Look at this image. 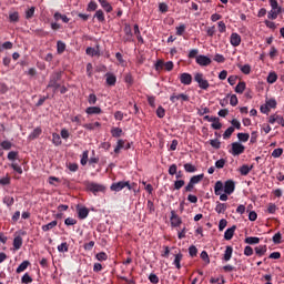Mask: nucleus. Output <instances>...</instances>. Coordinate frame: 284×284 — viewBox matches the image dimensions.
I'll return each mask as SVG.
<instances>
[{"instance_id": "1", "label": "nucleus", "mask_w": 284, "mask_h": 284, "mask_svg": "<svg viewBox=\"0 0 284 284\" xmlns=\"http://www.w3.org/2000/svg\"><path fill=\"white\" fill-rule=\"evenodd\" d=\"M236 190V183H234V180H227L224 184L221 181L215 182L214 185V194L215 196H220L222 192L224 191L225 194H234V191Z\"/></svg>"}, {"instance_id": "2", "label": "nucleus", "mask_w": 284, "mask_h": 284, "mask_svg": "<svg viewBox=\"0 0 284 284\" xmlns=\"http://www.w3.org/2000/svg\"><path fill=\"white\" fill-rule=\"evenodd\" d=\"M134 185L136 184H130V181H120L112 183L110 190L111 192H121V190H125V187H128V190H133L134 192H136V190H134Z\"/></svg>"}, {"instance_id": "3", "label": "nucleus", "mask_w": 284, "mask_h": 284, "mask_svg": "<svg viewBox=\"0 0 284 284\" xmlns=\"http://www.w3.org/2000/svg\"><path fill=\"white\" fill-rule=\"evenodd\" d=\"M84 185H85L88 192H92V194H94V196H97V194H99V192H102V194H104V192H105V185L99 184L97 182L87 181V182H84Z\"/></svg>"}, {"instance_id": "4", "label": "nucleus", "mask_w": 284, "mask_h": 284, "mask_svg": "<svg viewBox=\"0 0 284 284\" xmlns=\"http://www.w3.org/2000/svg\"><path fill=\"white\" fill-rule=\"evenodd\" d=\"M229 152L232 154V156H241V154L245 152V145H243L241 142H233Z\"/></svg>"}, {"instance_id": "5", "label": "nucleus", "mask_w": 284, "mask_h": 284, "mask_svg": "<svg viewBox=\"0 0 284 284\" xmlns=\"http://www.w3.org/2000/svg\"><path fill=\"white\" fill-rule=\"evenodd\" d=\"M194 82L197 83L201 90H207V88H210V82L205 80V75H203V73H195Z\"/></svg>"}, {"instance_id": "6", "label": "nucleus", "mask_w": 284, "mask_h": 284, "mask_svg": "<svg viewBox=\"0 0 284 284\" xmlns=\"http://www.w3.org/2000/svg\"><path fill=\"white\" fill-rule=\"evenodd\" d=\"M61 79H63V71H55V72L51 73V75L49 78V83L47 87H52L55 83H60Z\"/></svg>"}, {"instance_id": "7", "label": "nucleus", "mask_w": 284, "mask_h": 284, "mask_svg": "<svg viewBox=\"0 0 284 284\" xmlns=\"http://www.w3.org/2000/svg\"><path fill=\"white\" fill-rule=\"evenodd\" d=\"M195 63L202 68H207V65L212 64V59H210L207 55L200 54L195 58Z\"/></svg>"}, {"instance_id": "8", "label": "nucleus", "mask_w": 284, "mask_h": 284, "mask_svg": "<svg viewBox=\"0 0 284 284\" xmlns=\"http://www.w3.org/2000/svg\"><path fill=\"white\" fill-rule=\"evenodd\" d=\"M171 227H181V224L183 223V220H181V216L176 214V211H171Z\"/></svg>"}, {"instance_id": "9", "label": "nucleus", "mask_w": 284, "mask_h": 284, "mask_svg": "<svg viewBox=\"0 0 284 284\" xmlns=\"http://www.w3.org/2000/svg\"><path fill=\"white\" fill-rule=\"evenodd\" d=\"M268 123H271L272 125H274V123H277L278 125L284 128V119L282 118V115L278 114L270 115Z\"/></svg>"}, {"instance_id": "10", "label": "nucleus", "mask_w": 284, "mask_h": 284, "mask_svg": "<svg viewBox=\"0 0 284 284\" xmlns=\"http://www.w3.org/2000/svg\"><path fill=\"white\" fill-rule=\"evenodd\" d=\"M171 103H176V101H190V95L185 93H180V94H172L170 97Z\"/></svg>"}, {"instance_id": "11", "label": "nucleus", "mask_w": 284, "mask_h": 284, "mask_svg": "<svg viewBox=\"0 0 284 284\" xmlns=\"http://www.w3.org/2000/svg\"><path fill=\"white\" fill-rule=\"evenodd\" d=\"M180 83H182V85H192V74L181 73L180 74Z\"/></svg>"}, {"instance_id": "12", "label": "nucleus", "mask_w": 284, "mask_h": 284, "mask_svg": "<svg viewBox=\"0 0 284 284\" xmlns=\"http://www.w3.org/2000/svg\"><path fill=\"white\" fill-rule=\"evenodd\" d=\"M230 43L233 48H239V45H241V36L236 32L232 33L230 37Z\"/></svg>"}, {"instance_id": "13", "label": "nucleus", "mask_w": 284, "mask_h": 284, "mask_svg": "<svg viewBox=\"0 0 284 284\" xmlns=\"http://www.w3.org/2000/svg\"><path fill=\"white\" fill-rule=\"evenodd\" d=\"M78 219H80L81 221L88 219L89 214H90V210L88 207H78Z\"/></svg>"}, {"instance_id": "14", "label": "nucleus", "mask_w": 284, "mask_h": 284, "mask_svg": "<svg viewBox=\"0 0 284 284\" xmlns=\"http://www.w3.org/2000/svg\"><path fill=\"white\" fill-rule=\"evenodd\" d=\"M234 232H236V225H233L232 227L227 229L224 232L225 241H232V239H234Z\"/></svg>"}, {"instance_id": "15", "label": "nucleus", "mask_w": 284, "mask_h": 284, "mask_svg": "<svg viewBox=\"0 0 284 284\" xmlns=\"http://www.w3.org/2000/svg\"><path fill=\"white\" fill-rule=\"evenodd\" d=\"M281 12H283V9H271L267 13V18L274 21L278 19V14H281Z\"/></svg>"}, {"instance_id": "16", "label": "nucleus", "mask_w": 284, "mask_h": 284, "mask_svg": "<svg viewBox=\"0 0 284 284\" xmlns=\"http://www.w3.org/2000/svg\"><path fill=\"white\" fill-rule=\"evenodd\" d=\"M105 79L108 85H116V75H114L113 73H105Z\"/></svg>"}, {"instance_id": "17", "label": "nucleus", "mask_w": 284, "mask_h": 284, "mask_svg": "<svg viewBox=\"0 0 284 284\" xmlns=\"http://www.w3.org/2000/svg\"><path fill=\"white\" fill-rule=\"evenodd\" d=\"M87 114L92 115V114H102L103 110H101L100 106H89L85 109Z\"/></svg>"}, {"instance_id": "18", "label": "nucleus", "mask_w": 284, "mask_h": 284, "mask_svg": "<svg viewBox=\"0 0 284 284\" xmlns=\"http://www.w3.org/2000/svg\"><path fill=\"white\" fill-rule=\"evenodd\" d=\"M22 246H23V237H21V235H17L13 239V247L14 250H21Z\"/></svg>"}, {"instance_id": "19", "label": "nucleus", "mask_w": 284, "mask_h": 284, "mask_svg": "<svg viewBox=\"0 0 284 284\" xmlns=\"http://www.w3.org/2000/svg\"><path fill=\"white\" fill-rule=\"evenodd\" d=\"M203 179H205V174L202 173L199 175H193L189 182L193 185H199V183H201Z\"/></svg>"}, {"instance_id": "20", "label": "nucleus", "mask_w": 284, "mask_h": 284, "mask_svg": "<svg viewBox=\"0 0 284 284\" xmlns=\"http://www.w3.org/2000/svg\"><path fill=\"white\" fill-rule=\"evenodd\" d=\"M59 225V222L57 220H53L52 222L42 225V232H50V230H54Z\"/></svg>"}, {"instance_id": "21", "label": "nucleus", "mask_w": 284, "mask_h": 284, "mask_svg": "<svg viewBox=\"0 0 284 284\" xmlns=\"http://www.w3.org/2000/svg\"><path fill=\"white\" fill-rule=\"evenodd\" d=\"M101 8H103V10H105L108 13L112 12L113 8L112 4H110V2H108V0H98Z\"/></svg>"}, {"instance_id": "22", "label": "nucleus", "mask_w": 284, "mask_h": 284, "mask_svg": "<svg viewBox=\"0 0 284 284\" xmlns=\"http://www.w3.org/2000/svg\"><path fill=\"white\" fill-rule=\"evenodd\" d=\"M227 210V204L217 202L215 206V212L217 214H225V211Z\"/></svg>"}, {"instance_id": "23", "label": "nucleus", "mask_w": 284, "mask_h": 284, "mask_svg": "<svg viewBox=\"0 0 284 284\" xmlns=\"http://www.w3.org/2000/svg\"><path fill=\"white\" fill-rule=\"evenodd\" d=\"M30 265V261H23L16 270L17 274H21V272H26Z\"/></svg>"}, {"instance_id": "24", "label": "nucleus", "mask_w": 284, "mask_h": 284, "mask_svg": "<svg viewBox=\"0 0 284 284\" xmlns=\"http://www.w3.org/2000/svg\"><path fill=\"white\" fill-rule=\"evenodd\" d=\"M181 261H183V254L182 253L175 254L173 265H175L176 270H181Z\"/></svg>"}, {"instance_id": "25", "label": "nucleus", "mask_w": 284, "mask_h": 284, "mask_svg": "<svg viewBox=\"0 0 284 284\" xmlns=\"http://www.w3.org/2000/svg\"><path fill=\"white\" fill-rule=\"evenodd\" d=\"M267 83H276V81H278V74H276V72L272 71L268 73L267 78H266Z\"/></svg>"}, {"instance_id": "26", "label": "nucleus", "mask_w": 284, "mask_h": 284, "mask_svg": "<svg viewBox=\"0 0 284 284\" xmlns=\"http://www.w3.org/2000/svg\"><path fill=\"white\" fill-rule=\"evenodd\" d=\"M244 243H247V245H258L261 243L260 237L250 236L244 240Z\"/></svg>"}, {"instance_id": "27", "label": "nucleus", "mask_w": 284, "mask_h": 284, "mask_svg": "<svg viewBox=\"0 0 284 284\" xmlns=\"http://www.w3.org/2000/svg\"><path fill=\"white\" fill-rule=\"evenodd\" d=\"M111 135L113 136V139H119L120 136L123 135V129H121V128H112L111 129Z\"/></svg>"}, {"instance_id": "28", "label": "nucleus", "mask_w": 284, "mask_h": 284, "mask_svg": "<svg viewBox=\"0 0 284 284\" xmlns=\"http://www.w3.org/2000/svg\"><path fill=\"white\" fill-rule=\"evenodd\" d=\"M233 252H234V248L232 246H226L223 260L226 262L230 261L232 258Z\"/></svg>"}, {"instance_id": "29", "label": "nucleus", "mask_w": 284, "mask_h": 284, "mask_svg": "<svg viewBox=\"0 0 284 284\" xmlns=\"http://www.w3.org/2000/svg\"><path fill=\"white\" fill-rule=\"evenodd\" d=\"M267 252V245H260L255 247V253L257 256H265V253Z\"/></svg>"}, {"instance_id": "30", "label": "nucleus", "mask_w": 284, "mask_h": 284, "mask_svg": "<svg viewBox=\"0 0 284 284\" xmlns=\"http://www.w3.org/2000/svg\"><path fill=\"white\" fill-rule=\"evenodd\" d=\"M250 172H252V166H250L247 164H243L240 168V173L242 174V176H247V174H250Z\"/></svg>"}, {"instance_id": "31", "label": "nucleus", "mask_w": 284, "mask_h": 284, "mask_svg": "<svg viewBox=\"0 0 284 284\" xmlns=\"http://www.w3.org/2000/svg\"><path fill=\"white\" fill-rule=\"evenodd\" d=\"M246 84L243 81H240L237 85L235 87L236 94H243L245 92Z\"/></svg>"}, {"instance_id": "32", "label": "nucleus", "mask_w": 284, "mask_h": 284, "mask_svg": "<svg viewBox=\"0 0 284 284\" xmlns=\"http://www.w3.org/2000/svg\"><path fill=\"white\" fill-rule=\"evenodd\" d=\"M94 19H98L100 23H103L105 21V13H103V10L95 11Z\"/></svg>"}, {"instance_id": "33", "label": "nucleus", "mask_w": 284, "mask_h": 284, "mask_svg": "<svg viewBox=\"0 0 284 284\" xmlns=\"http://www.w3.org/2000/svg\"><path fill=\"white\" fill-rule=\"evenodd\" d=\"M237 139L240 143H247L250 141V133H237Z\"/></svg>"}, {"instance_id": "34", "label": "nucleus", "mask_w": 284, "mask_h": 284, "mask_svg": "<svg viewBox=\"0 0 284 284\" xmlns=\"http://www.w3.org/2000/svg\"><path fill=\"white\" fill-rule=\"evenodd\" d=\"M57 52L58 54H63L65 52V42L63 41L57 42Z\"/></svg>"}, {"instance_id": "35", "label": "nucleus", "mask_w": 284, "mask_h": 284, "mask_svg": "<svg viewBox=\"0 0 284 284\" xmlns=\"http://www.w3.org/2000/svg\"><path fill=\"white\" fill-rule=\"evenodd\" d=\"M3 203L7 207H12V205H14V197L7 195L3 197Z\"/></svg>"}, {"instance_id": "36", "label": "nucleus", "mask_w": 284, "mask_h": 284, "mask_svg": "<svg viewBox=\"0 0 284 284\" xmlns=\"http://www.w3.org/2000/svg\"><path fill=\"white\" fill-rule=\"evenodd\" d=\"M124 32H125L126 41H132V28L130 27V24L124 26Z\"/></svg>"}, {"instance_id": "37", "label": "nucleus", "mask_w": 284, "mask_h": 284, "mask_svg": "<svg viewBox=\"0 0 284 284\" xmlns=\"http://www.w3.org/2000/svg\"><path fill=\"white\" fill-rule=\"evenodd\" d=\"M14 47V44L10 41H7L2 44H0V52H3L4 50H12V48Z\"/></svg>"}, {"instance_id": "38", "label": "nucleus", "mask_w": 284, "mask_h": 284, "mask_svg": "<svg viewBox=\"0 0 284 284\" xmlns=\"http://www.w3.org/2000/svg\"><path fill=\"white\" fill-rule=\"evenodd\" d=\"M184 170L189 174H192V173L196 172L197 169L192 163H186V164H184Z\"/></svg>"}, {"instance_id": "39", "label": "nucleus", "mask_w": 284, "mask_h": 284, "mask_svg": "<svg viewBox=\"0 0 284 284\" xmlns=\"http://www.w3.org/2000/svg\"><path fill=\"white\" fill-rule=\"evenodd\" d=\"M124 81L128 83L129 88L134 85V78L132 77V73H126L124 75Z\"/></svg>"}, {"instance_id": "40", "label": "nucleus", "mask_w": 284, "mask_h": 284, "mask_svg": "<svg viewBox=\"0 0 284 284\" xmlns=\"http://www.w3.org/2000/svg\"><path fill=\"white\" fill-rule=\"evenodd\" d=\"M124 145H125V141H123V140H118V144H116V146L114 148V153H115V154H119V153L121 152V150H123Z\"/></svg>"}, {"instance_id": "41", "label": "nucleus", "mask_w": 284, "mask_h": 284, "mask_svg": "<svg viewBox=\"0 0 284 284\" xmlns=\"http://www.w3.org/2000/svg\"><path fill=\"white\" fill-rule=\"evenodd\" d=\"M101 124L99 122L83 124L82 128L85 130H97Z\"/></svg>"}, {"instance_id": "42", "label": "nucleus", "mask_w": 284, "mask_h": 284, "mask_svg": "<svg viewBox=\"0 0 284 284\" xmlns=\"http://www.w3.org/2000/svg\"><path fill=\"white\" fill-rule=\"evenodd\" d=\"M99 8V4L94 1H90L87 7V12H94Z\"/></svg>"}, {"instance_id": "43", "label": "nucleus", "mask_w": 284, "mask_h": 284, "mask_svg": "<svg viewBox=\"0 0 284 284\" xmlns=\"http://www.w3.org/2000/svg\"><path fill=\"white\" fill-rule=\"evenodd\" d=\"M232 134H234V126H230L225 130V132L223 133V139L227 140L230 139V136H232Z\"/></svg>"}, {"instance_id": "44", "label": "nucleus", "mask_w": 284, "mask_h": 284, "mask_svg": "<svg viewBox=\"0 0 284 284\" xmlns=\"http://www.w3.org/2000/svg\"><path fill=\"white\" fill-rule=\"evenodd\" d=\"M278 210V207L276 206V204L274 203H268V206L266 209V212L268 214H276V211Z\"/></svg>"}, {"instance_id": "45", "label": "nucleus", "mask_w": 284, "mask_h": 284, "mask_svg": "<svg viewBox=\"0 0 284 284\" xmlns=\"http://www.w3.org/2000/svg\"><path fill=\"white\" fill-rule=\"evenodd\" d=\"M227 163V161L225 159H220L215 162V168L217 170H223L225 168V164Z\"/></svg>"}, {"instance_id": "46", "label": "nucleus", "mask_w": 284, "mask_h": 284, "mask_svg": "<svg viewBox=\"0 0 284 284\" xmlns=\"http://www.w3.org/2000/svg\"><path fill=\"white\" fill-rule=\"evenodd\" d=\"M52 143L55 145H61V135L59 133H52Z\"/></svg>"}, {"instance_id": "47", "label": "nucleus", "mask_w": 284, "mask_h": 284, "mask_svg": "<svg viewBox=\"0 0 284 284\" xmlns=\"http://www.w3.org/2000/svg\"><path fill=\"white\" fill-rule=\"evenodd\" d=\"M240 70L243 74H250V72H252V67L250 64L240 65Z\"/></svg>"}, {"instance_id": "48", "label": "nucleus", "mask_w": 284, "mask_h": 284, "mask_svg": "<svg viewBox=\"0 0 284 284\" xmlns=\"http://www.w3.org/2000/svg\"><path fill=\"white\" fill-rule=\"evenodd\" d=\"M281 239H283V235L281 234V232H277L274 236H273V243L275 245H281L282 241Z\"/></svg>"}, {"instance_id": "49", "label": "nucleus", "mask_w": 284, "mask_h": 284, "mask_svg": "<svg viewBox=\"0 0 284 284\" xmlns=\"http://www.w3.org/2000/svg\"><path fill=\"white\" fill-rule=\"evenodd\" d=\"M185 185V180H176L173 184L174 190H181Z\"/></svg>"}, {"instance_id": "50", "label": "nucleus", "mask_w": 284, "mask_h": 284, "mask_svg": "<svg viewBox=\"0 0 284 284\" xmlns=\"http://www.w3.org/2000/svg\"><path fill=\"white\" fill-rule=\"evenodd\" d=\"M197 114H199V116H204V114H210V108H207V106H201V108L197 110Z\"/></svg>"}, {"instance_id": "51", "label": "nucleus", "mask_w": 284, "mask_h": 284, "mask_svg": "<svg viewBox=\"0 0 284 284\" xmlns=\"http://www.w3.org/2000/svg\"><path fill=\"white\" fill-rule=\"evenodd\" d=\"M0 146L2 148V150H12V142H10V141H2L0 143Z\"/></svg>"}, {"instance_id": "52", "label": "nucleus", "mask_w": 284, "mask_h": 284, "mask_svg": "<svg viewBox=\"0 0 284 284\" xmlns=\"http://www.w3.org/2000/svg\"><path fill=\"white\" fill-rule=\"evenodd\" d=\"M272 156H273V159H280V156H283V149H281V148L275 149L272 152Z\"/></svg>"}, {"instance_id": "53", "label": "nucleus", "mask_w": 284, "mask_h": 284, "mask_svg": "<svg viewBox=\"0 0 284 284\" xmlns=\"http://www.w3.org/2000/svg\"><path fill=\"white\" fill-rule=\"evenodd\" d=\"M9 21H11V23H17L19 21V12L10 13Z\"/></svg>"}, {"instance_id": "54", "label": "nucleus", "mask_w": 284, "mask_h": 284, "mask_svg": "<svg viewBox=\"0 0 284 284\" xmlns=\"http://www.w3.org/2000/svg\"><path fill=\"white\" fill-rule=\"evenodd\" d=\"M41 128H36L33 131H32V133H31V135H30V138L31 139H39V136H41Z\"/></svg>"}, {"instance_id": "55", "label": "nucleus", "mask_w": 284, "mask_h": 284, "mask_svg": "<svg viewBox=\"0 0 284 284\" xmlns=\"http://www.w3.org/2000/svg\"><path fill=\"white\" fill-rule=\"evenodd\" d=\"M97 101H98L97 94L91 93V94L89 95V98H88V103H89L90 105H97Z\"/></svg>"}, {"instance_id": "56", "label": "nucleus", "mask_w": 284, "mask_h": 284, "mask_svg": "<svg viewBox=\"0 0 284 284\" xmlns=\"http://www.w3.org/2000/svg\"><path fill=\"white\" fill-rule=\"evenodd\" d=\"M156 116L159 118V119H163L164 116H165V109L163 108V106H159L158 109H156Z\"/></svg>"}, {"instance_id": "57", "label": "nucleus", "mask_w": 284, "mask_h": 284, "mask_svg": "<svg viewBox=\"0 0 284 284\" xmlns=\"http://www.w3.org/2000/svg\"><path fill=\"white\" fill-rule=\"evenodd\" d=\"M210 145H212L214 150H221V141H219L217 139L210 140Z\"/></svg>"}, {"instance_id": "58", "label": "nucleus", "mask_w": 284, "mask_h": 284, "mask_svg": "<svg viewBox=\"0 0 284 284\" xmlns=\"http://www.w3.org/2000/svg\"><path fill=\"white\" fill-rule=\"evenodd\" d=\"M89 154L90 153L88 151H84L82 153V158L80 160L81 165H88V156H89Z\"/></svg>"}, {"instance_id": "59", "label": "nucleus", "mask_w": 284, "mask_h": 284, "mask_svg": "<svg viewBox=\"0 0 284 284\" xmlns=\"http://www.w3.org/2000/svg\"><path fill=\"white\" fill-rule=\"evenodd\" d=\"M185 24H180L175 28L178 37H183V33L185 32Z\"/></svg>"}, {"instance_id": "60", "label": "nucleus", "mask_w": 284, "mask_h": 284, "mask_svg": "<svg viewBox=\"0 0 284 284\" xmlns=\"http://www.w3.org/2000/svg\"><path fill=\"white\" fill-rule=\"evenodd\" d=\"M70 245H68V242L61 243L58 245V252H68Z\"/></svg>"}, {"instance_id": "61", "label": "nucleus", "mask_w": 284, "mask_h": 284, "mask_svg": "<svg viewBox=\"0 0 284 284\" xmlns=\"http://www.w3.org/2000/svg\"><path fill=\"white\" fill-rule=\"evenodd\" d=\"M265 104L268 106L270 110H271V109L275 110V108H276V105H277L275 99H270V100H267Z\"/></svg>"}, {"instance_id": "62", "label": "nucleus", "mask_w": 284, "mask_h": 284, "mask_svg": "<svg viewBox=\"0 0 284 284\" xmlns=\"http://www.w3.org/2000/svg\"><path fill=\"white\" fill-rule=\"evenodd\" d=\"M21 283H24V284H30L32 283V277L30 276V274L26 273L22 278H21Z\"/></svg>"}, {"instance_id": "63", "label": "nucleus", "mask_w": 284, "mask_h": 284, "mask_svg": "<svg viewBox=\"0 0 284 284\" xmlns=\"http://www.w3.org/2000/svg\"><path fill=\"white\" fill-rule=\"evenodd\" d=\"M98 261H108V254L105 252H100L95 255Z\"/></svg>"}, {"instance_id": "64", "label": "nucleus", "mask_w": 284, "mask_h": 284, "mask_svg": "<svg viewBox=\"0 0 284 284\" xmlns=\"http://www.w3.org/2000/svg\"><path fill=\"white\" fill-rule=\"evenodd\" d=\"M149 281H150V283H152V284H158V283H159V277H158L156 274L151 273V274L149 275Z\"/></svg>"}]
</instances>
